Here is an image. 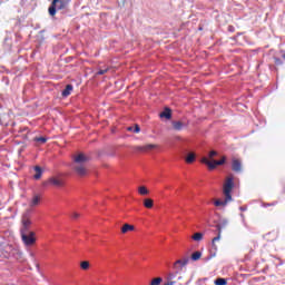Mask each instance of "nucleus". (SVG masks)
<instances>
[{
  "instance_id": "393cba45",
  "label": "nucleus",
  "mask_w": 285,
  "mask_h": 285,
  "mask_svg": "<svg viewBox=\"0 0 285 285\" xmlns=\"http://www.w3.org/2000/svg\"><path fill=\"white\" fill-rule=\"evenodd\" d=\"M138 193L139 195H148L150 191L148 190V188H146V186H140L138 188Z\"/></svg>"
},
{
  "instance_id": "f257e3e1",
  "label": "nucleus",
  "mask_w": 285,
  "mask_h": 285,
  "mask_svg": "<svg viewBox=\"0 0 285 285\" xmlns=\"http://www.w3.org/2000/svg\"><path fill=\"white\" fill-rule=\"evenodd\" d=\"M32 208H27L21 216L20 235L24 246H35L37 244V234L30 230L32 228Z\"/></svg>"
},
{
  "instance_id": "4468645a",
  "label": "nucleus",
  "mask_w": 285,
  "mask_h": 285,
  "mask_svg": "<svg viewBox=\"0 0 285 285\" xmlns=\"http://www.w3.org/2000/svg\"><path fill=\"white\" fill-rule=\"evenodd\" d=\"M41 202V197H39V195H35L31 199V203H30V207L29 208H32L35 206H39V203Z\"/></svg>"
},
{
  "instance_id": "c756f323",
  "label": "nucleus",
  "mask_w": 285,
  "mask_h": 285,
  "mask_svg": "<svg viewBox=\"0 0 285 285\" xmlns=\"http://www.w3.org/2000/svg\"><path fill=\"white\" fill-rule=\"evenodd\" d=\"M108 68H105V69H100L98 70L97 75H106V72H108Z\"/></svg>"
},
{
  "instance_id": "cd10ccee",
  "label": "nucleus",
  "mask_w": 285,
  "mask_h": 285,
  "mask_svg": "<svg viewBox=\"0 0 285 285\" xmlns=\"http://www.w3.org/2000/svg\"><path fill=\"white\" fill-rule=\"evenodd\" d=\"M161 282H164L161 277H156L151 281L150 285H159Z\"/></svg>"
},
{
  "instance_id": "39448f33",
  "label": "nucleus",
  "mask_w": 285,
  "mask_h": 285,
  "mask_svg": "<svg viewBox=\"0 0 285 285\" xmlns=\"http://www.w3.org/2000/svg\"><path fill=\"white\" fill-rule=\"evenodd\" d=\"M68 3H70V0H52L49 7L50 17H55L57 14V10H66V8H68Z\"/></svg>"
},
{
  "instance_id": "bb28decb",
  "label": "nucleus",
  "mask_w": 285,
  "mask_h": 285,
  "mask_svg": "<svg viewBox=\"0 0 285 285\" xmlns=\"http://www.w3.org/2000/svg\"><path fill=\"white\" fill-rule=\"evenodd\" d=\"M215 284L216 285H226V284H228V282L226 281V278H217L215 281Z\"/></svg>"
},
{
  "instance_id": "2f4dec72",
  "label": "nucleus",
  "mask_w": 285,
  "mask_h": 285,
  "mask_svg": "<svg viewBox=\"0 0 285 285\" xmlns=\"http://www.w3.org/2000/svg\"><path fill=\"white\" fill-rule=\"evenodd\" d=\"M190 284V281H187V282H179L178 285H189Z\"/></svg>"
},
{
  "instance_id": "f3484780",
  "label": "nucleus",
  "mask_w": 285,
  "mask_h": 285,
  "mask_svg": "<svg viewBox=\"0 0 285 285\" xmlns=\"http://www.w3.org/2000/svg\"><path fill=\"white\" fill-rule=\"evenodd\" d=\"M230 202H232V200H228V198L225 197L224 200H219V199L215 200V202H214V206H216V207H219V206H227V204L230 203Z\"/></svg>"
},
{
  "instance_id": "ddd939ff",
  "label": "nucleus",
  "mask_w": 285,
  "mask_h": 285,
  "mask_svg": "<svg viewBox=\"0 0 285 285\" xmlns=\"http://www.w3.org/2000/svg\"><path fill=\"white\" fill-rule=\"evenodd\" d=\"M159 117L161 119H170L173 117V112L170 111V109L166 108L163 112H160Z\"/></svg>"
},
{
  "instance_id": "dca6fc26",
  "label": "nucleus",
  "mask_w": 285,
  "mask_h": 285,
  "mask_svg": "<svg viewBox=\"0 0 285 285\" xmlns=\"http://www.w3.org/2000/svg\"><path fill=\"white\" fill-rule=\"evenodd\" d=\"M35 175H33V179H41V175H43V170L41 169V167L36 166L35 167Z\"/></svg>"
},
{
  "instance_id": "0eeeda50",
  "label": "nucleus",
  "mask_w": 285,
  "mask_h": 285,
  "mask_svg": "<svg viewBox=\"0 0 285 285\" xmlns=\"http://www.w3.org/2000/svg\"><path fill=\"white\" fill-rule=\"evenodd\" d=\"M48 185L61 188V186H63V179H61L59 177H51L47 181L43 183V186H48Z\"/></svg>"
},
{
  "instance_id": "b1692460",
  "label": "nucleus",
  "mask_w": 285,
  "mask_h": 285,
  "mask_svg": "<svg viewBox=\"0 0 285 285\" xmlns=\"http://www.w3.org/2000/svg\"><path fill=\"white\" fill-rule=\"evenodd\" d=\"M195 161V154L190 153L186 157V164H193Z\"/></svg>"
},
{
  "instance_id": "2eb2a0df",
  "label": "nucleus",
  "mask_w": 285,
  "mask_h": 285,
  "mask_svg": "<svg viewBox=\"0 0 285 285\" xmlns=\"http://www.w3.org/2000/svg\"><path fill=\"white\" fill-rule=\"evenodd\" d=\"M132 230H135V227H134L132 225H130V224H125V225L121 227V233H122L124 235H126V233H130V232H132Z\"/></svg>"
},
{
  "instance_id": "1a4fd4ad",
  "label": "nucleus",
  "mask_w": 285,
  "mask_h": 285,
  "mask_svg": "<svg viewBox=\"0 0 285 285\" xmlns=\"http://www.w3.org/2000/svg\"><path fill=\"white\" fill-rule=\"evenodd\" d=\"M232 170H234V173H242V160L234 158L232 160Z\"/></svg>"
},
{
  "instance_id": "f8f14e48",
  "label": "nucleus",
  "mask_w": 285,
  "mask_h": 285,
  "mask_svg": "<svg viewBox=\"0 0 285 285\" xmlns=\"http://www.w3.org/2000/svg\"><path fill=\"white\" fill-rule=\"evenodd\" d=\"M73 90L72 85H67L66 88L62 90V97H70L71 92Z\"/></svg>"
},
{
  "instance_id": "6ab92c4d",
  "label": "nucleus",
  "mask_w": 285,
  "mask_h": 285,
  "mask_svg": "<svg viewBox=\"0 0 285 285\" xmlns=\"http://www.w3.org/2000/svg\"><path fill=\"white\" fill-rule=\"evenodd\" d=\"M174 130H181L184 128V122L181 121H173Z\"/></svg>"
},
{
  "instance_id": "473e14b6",
  "label": "nucleus",
  "mask_w": 285,
  "mask_h": 285,
  "mask_svg": "<svg viewBox=\"0 0 285 285\" xmlns=\"http://www.w3.org/2000/svg\"><path fill=\"white\" fill-rule=\"evenodd\" d=\"M184 281V276H178L177 277V282H183Z\"/></svg>"
},
{
  "instance_id": "412c9836",
  "label": "nucleus",
  "mask_w": 285,
  "mask_h": 285,
  "mask_svg": "<svg viewBox=\"0 0 285 285\" xmlns=\"http://www.w3.org/2000/svg\"><path fill=\"white\" fill-rule=\"evenodd\" d=\"M191 239H194V242H202V239H204V234H202V233H195V234L191 236Z\"/></svg>"
},
{
  "instance_id": "9b49d317",
  "label": "nucleus",
  "mask_w": 285,
  "mask_h": 285,
  "mask_svg": "<svg viewBox=\"0 0 285 285\" xmlns=\"http://www.w3.org/2000/svg\"><path fill=\"white\" fill-rule=\"evenodd\" d=\"M189 262V258L188 257H185V258H181V259H178L174 263V268H178L180 266V268H184V266H186Z\"/></svg>"
},
{
  "instance_id": "4be33fe9",
  "label": "nucleus",
  "mask_w": 285,
  "mask_h": 285,
  "mask_svg": "<svg viewBox=\"0 0 285 285\" xmlns=\"http://www.w3.org/2000/svg\"><path fill=\"white\" fill-rule=\"evenodd\" d=\"M191 259L193 262H197L199 259H202V252H195L191 254Z\"/></svg>"
},
{
  "instance_id": "f03ea898",
  "label": "nucleus",
  "mask_w": 285,
  "mask_h": 285,
  "mask_svg": "<svg viewBox=\"0 0 285 285\" xmlns=\"http://www.w3.org/2000/svg\"><path fill=\"white\" fill-rule=\"evenodd\" d=\"M88 161H90V157L83 153H79L72 156L71 170H73L77 177H87Z\"/></svg>"
},
{
  "instance_id": "a878e982",
  "label": "nucleus",
  "mask_w": 285,
  "mask_h": 285,
  "mask_svg": "<svg viewBox=\"0 0 285 285\" xmlns=\"http://www.w3.org/2000/svg\"><path fill=\"white\" fill-rule=\"evenodd\" d=\"M33 141H36L37 144H46V141H48V138H46V137H36V138H33Z\"/></svg>"
},
{
  "instance_id": "20e7f679",
  "label": "nucleus",
  "mask_w": 285,
  "mask_h": 285,
  "mask_svg": "<svg viewBox=\"0 0 285 285\" xmlns=\"http://www.w3.org/2000/svg\"><path fill=\"white\" fill-rule=\"evenodd\" d=\"M233 188H235V177L229 175L223 185V195L227 197V202H233Z\"/></svg>"
},
{
  "instance_id": "a211bd4d",
  "label": "nucleus",
  "mask_w": 285,
  "mask_h": 285,
  "mask_svg": "<svg viewBox=\"0 0 285 285\" xmlns=\"http://www.w3.org/2000/svg\"><path fill=\"white\" fill-rule=\"evenodd\" d=\"M144 206H145V208H153V206H155V203L151 198H146L144 200Z\"/></svg>"
},
{
  "instance_id": "423d86ee",
  "label": "nucleus",
  "mask_w": 285,
  "mask_h": 285,
  "mask_svg": "<svg viewBox=\"0 0 285 285\" xmlns=\"http://www.w3.org/2000/svg\"><path fill=\"white\" fill-rule=\"evenodd\" d=\"M6 254L4 257L9 259V257H14L16 259H21V252L19 249L14 248L13 246H6L4 247Z\"/></svg>"
},
{
  "instance_id": "c85d7f7f",
  "label": "nucleus",
  "mask_w": 285,
  "mask_h": 285,
  "mask_svg": "<svg viewBox=\"0 0 285 285\" xmlns=\"http://www.w3.org/2000/svg\"><path fill=\"white\" fill-rule=\"evenodd\" d=\"M274 63H275V66H282V59L274 58Z\"/></svg>"
},
{
  "instance_id": "aec40b11",
  "label": "nucleus",
  "mask_w": 285,
  "mask_h": 285,
  "mask_svg": "<svg viewBox=\"0 0 285 285\" xmlns=\"http://www.w3.org/2000/svg\"><path fill=\"white\" fill-rule=\"evenodd\" d=\"M127 130L128 132H135V134L141 132V128L139 127V125H135V127H128Z\"/></svg>"
},
{
  "instance_id": "7ed1b4c3",
  "label": "nucleus",
  "mask_w": 285,
  "mask_h": 285,
  "mask_svg": "<svg viewBox=\"0 0 285 285\" xmlns=\"http://www.w3.org/2000/svg\"><path fill=\"white\" fill-rule=\"evenodd\" d=\"M214 157H217L216 150L209 151L208 154L209 160L206 157L202 158V164H205V166H207L209 170H215L217 166H224V164H226V157H223L220 160H213Z\"/></svg>"
},
{
  "instance_id": "6e6552de",
  "label": "nucleus",
  "mask_w": 285,
  "mask_h": 285,
  "mask_svg": "<svg viewBox=\"0 0 285 285\" xmlns=\"http://www.w3.org/2000/svg\"><path fill=\"white\" fill-rule=\"evenodd\" d=\"M157 148V145L148 144L144 146H135L134 150L136 153H149V150H155Z\"/></svg>"
},
{
  "instance_id": "5701e85b",
  "label": "nucleus",
  "mask_w": 285,
  "mask_h": 285,
  "mask_svg": "<svg viewBox=\"0 0 285 285\" xmlns=\"http://www.w3.org/2000/svg\"><path fill=\"white\" fill-rule=\"evenodd\" d=\"M80 268H81L82 271H88V269L90 268V262H88V261L81 262V263H80Z\"/></svg>"
},
{
  "instance_id": "9d476101",
  "label": "nucleus",
  "mask_w": 285,
  "mask_h": 285,
  "mask_svg": "<svg viewBox=\"0 0 285 285\" xmlns=\"http://www.w3.org/2000/svg\"><path fill=\"white\" fill-rule=\"evenodd\" d=\"M216 228L218 230V235L212 239V246L213 248L217 249V245H215L216 242H219L222 239V225H216Z\"/></svg>"
},
{
  "instance_id": "7c9ffc66",
  "label": "nucleus",
  "mask_w": 285,
  "mask_h": 285,
  "mask_svg": "<svg viewBox=\"0 0 285 285\" xmlns=\"http://www.w3.org/2000/svg\"><path fill=\"white\" fill-rule=\"evenodd\" d=\"M71 217H72L73 219H79L80 214L77 213V212H75V213L71 215Z\"/></svg>"
}]
</instances>
